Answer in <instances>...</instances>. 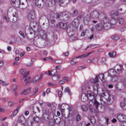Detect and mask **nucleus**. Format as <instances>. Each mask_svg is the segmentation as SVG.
<instances>
[{"instance_id":"f257e3e1","label":"nucleus","mask_w":126,"mask_h":126,"mask_svg":"<svg viewBox=\"0 0 126 126\" xmlns=\"http://www.w3.org/2000/svg\"><path fill=\"white\" fill-rule=\"evenodd\" d=\"M104 75L103 74H100L96 76L95 79H91L88 83V84L92 86H93V88H94V85L95 84V86L97 87V82L98 81V78H99L103 82H104L105 80L104 78Z\"/></svg>"},{"instance_id":"f03ea898","label":"nucleus","mask_w":126,"mask_h":126,"mask_svg":"<svg viewBox=\"0 0 126 126\" xmlns=\"http://www.w3.org/2000/svg\"><path fill=\"white\" fill-rule=\"evenodd\" d=\"M81 98L82 101L85 102L87 101L88 98L90 100L93 99L94 98V96L91 92L89 91L87 92V95L86 94L83 93L81 95Z\"/></svg>"},{"instance_id":"7ed1b4c3","label":"nucleus","mask_w":126,"mask_h":126,"mask_svg":"<svg viewBox=\"0 0 126 126\" xmlns=\"http://www.w3.org/2000/svg\"><path fill=\"white\" fill-rule=\"evenodd\" d=\"M116 74V71L114 69H111L109 70L107 72L105 73V75L108 77H110V80H113L115 77Z\"/></svg>"},{"instance_id":"20e7f679","label":"nucleus","mask_w":126,"mask_h":126,"mask_svg":"<svg viewBox=\"0 0 126 126\" xmlns=\"http://www.w3.org/2000/svg\"><path fill=\"white\" fill-rule=\"evenodd\" d=\"M94 51H91L88 53H86L85 54H83L81 56H77L73 58L72 60L71 61L70 63L72 64H73L76 63V62H74V61L76 59L78 58H80L82 59L83 58L86 57L90 55L92 53L94 52Z\"/></svg>"},{"instance_id":"39448f33","label":"nucleus","mask_w":126,"mask_h":126,"mask_svg":"<svg viewBox=\"0 0 126 126\" xmlns=\"http://www.w3.org/2000/svg\"><path fill=\"white\" fill-rule=\"evenodd\" d=\"M28 5V2L26 0H20L18 7H19L21 9H24L26 8Z\"/></svg>"},{"instance_id":"423d86ee","label":"nucleus","mask_w":126,"mask_h":126,"mask_svg":"<svg viewBox=\"0 0 126 126\" xmlns=\"http://www.w3.org/2000/svg\"><path fill=\"white\" fill-rule=\"evenodd\" d=\"M102 96L109 102L110 101H112L113 100V96L111 95L109 93L106 92L102 94Z\"/></svg>"},{"instance_id":"0eeeda50","label":"nucleus","mask_w":126,"mask_h":126,"mask_svg":"<svg viewBox=\"0 0 126 126\" xmlns=\"http://www.w3.org/2000/svg\"><path fill=\"white\" fill-rule=\"evenodd\" d=\"M94 105L95 106L96 109H95L92 106L89 107L90 110L91 112L94 113L95 111H96L98 109V107H99V104L95 99L94 100Z\"/></svg>"},{"instance_id":"6e6552de","label":"nucleus","mask_w":126,"mask_h":126,"mask_svg":"<svg viewBox=\"0 0 126 126\" xmlns=\"http://www.w3.org/2000/svg\"><path fill=\"white\" fill-rule=\"evenodd\" d=\"M28 12V18L29 19L32 20L35 18V13L34 11L29 10Z\"/></svg>"},{"instance_id":"1a4fd4ad","label":"nucleus","mask_w":126,"mask_h":126,"mask_svg":"<svg viewBox=\"0 0 126 126\" xmlns=\"http://www.w3.org/2000/svg\"><path fill=\"white\" fill-rule=\"evenodd\" d=\"M99 14L97 11H94L92 12L90 14V17L94 18H97L99 16Z\"/></svg>"},{"instance_id":"9d476101","label":"nucleus","mask_w":126,"mask_h":126,"mask_svg":"<svg viewBox=\"0 0 126 126\" xmlns=\"http://www.w3.org/2000/svg\"><path fill=\"white\" fill-rule=\"evenodd\" d=\"M35 4L37 7L41 8L44 5V3L42 0H35Z\"/></svg>"},{"instance_id":"9b49d317","label":"nucleus","mask_w":126,"mask_h":126,"mask_svg":"<svg viewBox=\"0 0 126 126\" xmlns=\"http://www.w3.org/2000/svg\"><path fill=\"white\" fill-rule=\"evenodd\" d=\"M117 119L120 121H126V116L123 114H119L117 116Z\"/></svg>"},{"instance_id":"f8f14e48","label":"nucleus","mask_w":126,"mask_h":126,"mask_svg":"<svg viewBox=\"0 0 126 126\" xmlns=\"http://www.w3.org/2000/svg\"><path fill=\"white\" fill-rule=\"evenodd\" d=\"M20 0H10L11 4L14 7H18L19 3Z\"/></svg>"},{"instance_id":"ddd939ff","label":"nucleus","mask_w":126,"mask_h":126,"mask_svg":"<svg viewBox=\"0 0 126 126\" xmlns=\"http://www.w3.org/2000/svg\"><path fill=\"white\" fill-rule=\"evenodd\" d=\"M39 36H40L39 38L46 40V34L44 33L43 31H39Z\"/></svg>"},{"instance_id":"4468645a","label":"nucleus","mask_w":126,"mask_h":126,"mask_svg":"<svg viewBox=\"0 0 126 126\" xmlns=\"http://www.w3.org/2000/svg\"><path fill=\"white\" fill-rule=\"evenodd\" d=\"M50 113H45L43 114V119L46 121H48L50 119Z\"/></svg>"},{"instance_id":"2eb2a0df","label":"nucleus","mask_w":126,"mask_h":126,"mask_svg":"<svg viewBox=\"0 0 126 126\" xmlns=\"http://www.w3.org/2000/svg\"><path fill=\"white\" fill-rule=\"evenodd\" d=\"M71 14L68 12H65L63 16L64 20H67L69 19L70 17Z\"/></svg>"},{"instance_id":"dca6fc26","label":"nucleus","mask_w":126,"mask_h":126,"mask_svg":"<svg viewBox=\"0 0 126 126\" xmlns=\"http://www.w3.org/2000/svg\"><path fill=\"white\" fill-rule=\"evenodd\" d=\"M49 76H52L53 75H57L58 74L57 72V70L56 69H54L51 71H48L47 72Z\"/></svg>"},{"instance_id":"f3484780","label":"nucleus","mask_w":126,"mask_h":126,"mask_svg":"<svg viewBox=\"0 0 126 126\" xmlns=\"http://www.w3.org/2000/svg\"><path fill=\"white\" fill-rule=\"evenodd\" d=\"M20 73L22 75L24 78L28 76L29 74V72H26V70L25 69H22L20 70Z\"/></svg>"},{"instance_id":"a211bd4d","label":"nucleus","mask_w":126,"mask_h":126,"mask_svg":"<svg viewBox=\"0 0 126 126\" xmlns=\"http://www.w3.org/2000/svg\"><path fill=\"white\" fill-rule=\"evenodd\" d=\"M72 24L75 27H77L79 24V20L77 19H75L73 21Z\"/></svg>"},{"instance_id":"6ab92c4d","label":"nucleus","mask_w":126,"mask_h":126,"mask_svg":"<svg viewBox=\"0 0 126 126\" xmlns=\"http://www.w3.org/2000/svg\"><path fill=\"white\" fill-rule=\"evenodd\" d=\"M31 90V88L29 87L27 89L24 90L21 93L22 95H26L28 93H30V91Z\"/></svg>"},{"instance_id":"aec40b11","label":"nucleus","mask_w":126,"mask_h":126,"mask_svg":"<svg viewBox=\"0 0 126 126\" xmlns=\"http://www.w3.org/2000/svg\"><path fill=\"white\" fill-rule=\"evenodd\" d=\"M111 16L112 18L118 19V14L117 12L116 11H113V13L112 14Z\"/></svg>"},{"instance_id":"412c9836","label":"nucleus","mask_w":126,"mask_h":126,"mask_svg":"<svg viewBox=\"0 0 126 126\" xmlns=\"http://www.w3.org/2000/svg\"><path fill=\"white\" fill-rule=\"evenodd\" d=\"M25 120L24 117L22 115L19 116L18 118V121L21 123H23L24 122Z\"/></svg>"},{"instance_id":"4be33fe9","label":"nucleus","mask_w":126,"mask_h":126,"mask_svg":"<svg viewBox=\"0 0 126 126\" xmlns=\"http://www.w3.org/2000/svg\"><path fill=\"white\" fill-rule=\"evenodd\" d=\"M117 21V19L112 18L111 19L110 21V24L111 25H115Z\"/></svg>"},{"instance_id":"5701e85b","label":"nucleus","mask_w":126,"mask_h":126,"mask_svg":"<svg viewBox=\"0 0 126 126\" xmlns=\"http://www.w3.org/2000/svg\"><path fill=\"white\" fill-rule=\"evenodd\" d=\"M102 21L105 24L109 23L110 22L109 18L107 16L103 18Z\"/></svg>"},{"instance_id":"b1692460","label":"nucleus","mask_w":126,"mask_h":126,"mask_svg":"<svg viewBox=\"0 0 126 126\" xmlns=\"http://www.w3.org/2000/svg\"><path fill=\"white\" fill-rule=\"evenodd\" d=\"M59 77V76L57 74V75H53L52 76V78L53 81H56L58 80Z\"/></svg>"},{"instance_id":"393cba45","label":"nucleus","mask_w":126,"mask_h":126,"mask_svg":"<svg viewBox=\"0 0 126 126\" xmlns=\"http://www.w3.org/2000/svg\"><path fill=\"white\" fill-rule=\"evenodd\" d=\"M89 18L88 16L85 17L84 19V23L85 24H88L89 22Z\"/></svg>"},{"instance_id":"a878e982","label":"nucleus","mask_w":126,"mask_h":126,"mask_svg":"<svg viewBox=\"0 0 126 126\" xmlns=\"http://www.w3.org/2000/svg\"><path fill=\"white\" fill-rule=\"evenodd\" d=\"M9 19L10 21L14 22H15L17 20L16 17H14V16H12L9 18Z\"/></svg>"},{"instance_id":"bb28decb","label":"nucleus","mask_w":126,"mask_h":126,"mask_svg":"<svg viewBox=\"0 0 126 126\" xmlns=\"http://www.w3.org/2000/svg\"><path fill=\"white\" fill-rule=\"evenodd\" d=\"M60 27L63 29H65L67 28L66 24L62 22H61L59 24Z\"/></svg>"},{"instance_id":"cd10ccee","label":"nucleus","mask_w":126,"mask_h":126,"mask_svg":"<svg viewBox=\"0 0 126 126\" xmlns=\"http://www.w3.org/2000/svg\"><path fill=\"white\" fill-rule=\"evenodd\" d=\"M30 77H28L26 78L24 80V81L26 84H29L31 81Z\"/></svg>"},{"instance_id":"c85d7f7f","label":"nucleus","mask_w":126,"mask_h":126,"mask_svg":"<svg viewBox=\"0 0 126 126\" xmlns=\"http://www.w3.org/2000/svg\"><path fill=\"white\" fill-rule=\"evenodd\" d=\"M72 10L73 11V13L72 14V16L73 17L77 15L78 14V11L75 9L73 8Z\"/></svg>"},{"instance_id":"c756f323","label":"nucleus","mask_w":126,"mask_h":126,"mask_svg":"<svg viewBox=\"0 0 126 126\" xmlns=\"http://www.w3.org/2000/svg\"><path fill=\"white\" fill-rule=\"evenodd\" d=\"M90 120L91 122L93 124H94L95 122V119L94 117L93 116H91L90 117Z\"/></svg>"},{"instance_id":"7c9ffc66","label":"nucleus","mask_w":126,"mask_h":126,"mask_svg":"<svg viewBox=\"0 0 126 126\" xmlns=\"http://www.w3.org/2000/svg\"><path fill=\"white\" fill-rule=\"evenodd\" d=\"M109 55L110 57L113 58L116 55V53L115 52H113L112 53L110 52L109 53Z\"/></svg>"},{"instance_id":"2f4dec72","label":"nucleus","mask_w":126,"mask_h":126,"mask_svg":"<svg viewBox=\"0 0 126 126\" xmlns=\"http://www.w3.org/2000/svg\"><path fill=\"white\" fill-rule=\"evenodd\" d=\"M117 21L118 22L119 24L120 25H122L124 23V19L122 18H118L117 19Z\"/></svg>"},{"instance_id":"473e14b6","label":"nucleus","mask_w":126,"mask_h":126,"mask_svg":"<svg viewBox=\"0 0 126 126\" xmlns=\"http://www.w3.org/2000/svg\"><path fill=\"white\" fill-rule=\"evenodd\" d=\"M122 108L124 110H126V104L124 102H121L120 104Z\"/></svg>"},{"instance_id":"72a5a7b5","label":"nucleus","mask_w":126,"mask_h":126,"mask_svg":"<svg viewBox=\"0 0 126 126\" xmlns=\"http://www.w3.org/2000/svg\"><path fill=\"white\" fill-rule=\"evenodd\" d=\"M64 1V0H58V2L59 3L60 5L64 7L67 6V4L65 5H62L61 4L63 3Z\"/></svg>"},{"instance_id":"f704fd0d","label":"nucleus","mask_w":126,"mask_h":126,"mask_svg":"<svg viewBox=\"0 0 126 126\" xmlns=\"http://www.w3.org/2000/svg\"><path fill=\"white\" fill-rule=\"evenodd\" d=\"M81 108L82 110L84 111H86L88 109L87 107L85 105H82V106Z\"/></svg>"},{"instance_id":"c9c22d12","label":"nucleus","mask_w":126,"mask_h":126,"mask_svg":"<svg viewBox=\"0 0 126 126\" xmlns=\"http://www.w3.org/2000/svg\"><path fill=\"white\" fill-rule=\"evenodd\" d=\"M38 90V88L37 87H35L34 89L32 95H34L37 92Z\"/></svg>"},{"instance_id":"e433bc0d","label":"nucleus","mask_w":126,"mask_h":126,"mask_svg":"<svg viewBox=\"0 0 126 126\" xmlns=\"http://www.w3.org/2000/svg\"><path fill=\"white\" fill-rule=\"evenodd\" d=\"M122 67L121 65H119L118 66V68L117 69V70L118 72H120L121 71L122 69Z\"/></svg>"},{"instance_id":"4c0bfd02","label":"nucleus","mask_w":126,"mask_h":126,"mask_svg":"<svg viewBox=\"0 0 126 126\" xmlns=\"http://www.w3.org/2000/svg\"><path fill=\"white\" fill-rule=\"evenodd\" d=\"M111 38L115 40H117L119 39V37L118 36L116 35H112L111 36Z\"/></svg>"},{"instance_id":"58836bf2","label":"nucleus","mask_w":126,"mask_h":126,"mask_svg":"<svg viewBox=\"0 0 126 126\" xmlns=\"http://www.w3.org/2000/svg\"><path fill=\"white\" fill-rule=\"evenodd\" d=\"M17 85L15 84L13 85L12 86V89L14 91H16V89Z\"/></svg>"},{"instance_id":"ea45409f","label":"nucleus","mask_w":126,"mask_h":126,"mask_svg":"<svg viewBox=\"0 0 126 126\" xmlns=\"http://www.w3.org/2000/svg\"><path fill=\"white\" fill-rule=\"evenodd\" d=\"M34 121L36 122H38L40 120V119L39 118L37 117H35L33 118Z\"/></svg>"},{"instance_id":"a19ab883","label":"nucleus","mask_w":126,"mask_h":126,"mask_svg":"<svg viewBox=\"0 0 126 126\" xmlns=\"http://www.w3.org/2000/svg\"><path fill=\"white\" fill-rule=\"evenodd\" d=\"M39 78L40 77H39L38 76H37L35 77V78L32 81L33 82H36L38 80Z\"/></svg>"},{"instance_id":"79ce46f5","label":"nucleus","mask_w":126,"mask_h":126,"mask_svg":"<svg viewBox=\"0 0 126 126\" xmlns=\"http://www.w3.org/2000/svg\"><path fill=\"white\" fill-rule=\"evenodd\" d=\"M18 112V110H16L13 112V113L11 114V116L12 117H13L14 116L16 115Z\"/></svg>"},{"instance_id":"37998d69","label":"nucleus","mask_w":126,"mask_h":126,"mask_svg":"<svg viewBox=\"0 0 126 126\" xmlns=\"http://www.w3.org/2000/svg\"><path fill=\"white\" fill-rule=\"evenodd\" d=\"M99 29H103L104 28V26L102 24H100L98 26Z\"/></svg>"},{"instance_id":"c03bdc74","label":"nucleus","mask_w":126,"mask_h":126,"mask_svg":"<svg viewBox=\"0 0 126 126\" xmlns=\"http://www.w3.org/2000/svg\"><path fill=\"white\" fill-rule=\"evenodd\" d=\"M126 30V27H121L120 29V31L121 32L124 31Z\"/></svg>"},{"instance_id":"a18cd8bd","label":"nucleus","mask_w":126,"mask_h":126,"mask_svg":"<svg viewBox=\"0 0 126 126\" xmlns=\"http://www.w3.org/2000/svg\"><path fill=\"white\" fill-rule=\"evenodd\" d=\"M19 33L24 38H25V36L24 34V32L22 31H20L19 32Z\"/></svg>"},{"instance_id":"49530a36","label":"nucleus","mask_w":126,"mask_h":126,"mask_svg":"<svg viewBox=\"0 0 126 126\" xmlns=\"http://www.w3.org/2000/svg\"><path fill=\"white\" fill-rule=\"evenodd\" d=\"M51 59L52 60V59L51 58V57H47L46 58H42V60L46 61L47 60H49V59Z\"/></svg>"},{"instance_id":"de8ad7c7","label":"nucleus","mask_w":126,"mask_h":126,"mask_svg":"<svg viewBox=\"0 0 126 126\" xmlns=\"http://www.w3.org/2000/svg\"><path fill=\"white\" fill-rule=\"evenodd\" d=\"M64 92H68V94L70 95H71V94L70 93V92L68 88H66L64 90Z\"/></svg>"},{"instance_id":"09e8293b","label":"nucleus","mask_w":126,"mask_h":126,"mask_svg":"<svg viewBox=\"0 0 126 126\" xmlns=\"http://www.w3.org/2000/svg\"><path fill=\"white\" fill-rule=\"evenodd\" d=\"M81 117L79 115H78L76 117V120L77 121H80L81 119Z\"/></svg>"},{"instance_id":"8fccbe9b","label":"nucleus","mask_w":126,"mask_h":126,"mask_svg":"<svg viewBox=\"0 0 126 126\" xmlns=\"http://www.w3.org/2000/svg\"><path fill=\"white\" fill-rule=\"evenodd\" d=\"M48 85L49 86H51L53 87H56V84L52 83H48Z\"/></svg>"},{"instance_id":"3c124183","label":"nucleus","mask_w":126,"mask_h":126,"mask_svg":"<svg viewBox=\"0 0 126 126\" xmlns=\"http://www.w3.org/2000/svg\"><path fill=\"white\" fill-rule=\"evenodd\" d=\"M86 90V88L84 85H82L81 87V90L83 92H84Z\"/></svg>"},{"instance_id":"603ef678","label":"nucleus","mask_w":126,"mask_h":126,"mask_svg":"<svg viewBox=\"0 0 126 126\" xmlns=\"http://www.w3.org/2000/svg\"><path fill=\"white\" fill-rule=\"evenodd\" d=\"M83 17V15H80L78 17L77 19H78L80 20L81 18Z\"/></svg>"},{"instance_id":"864d4df0","label":"nucleus","mask_w":126,"mask_h":126,"mask_svg":"<svg viewBox=\"0 0 126 126\" xmlns=\"http://www.w3.org/2000/svg\"><path fill=\"white\" fill-rule=\"evenodd\" d=\"M62 91H59L58 93V95L61 98L62 95Z\"/></svg>"},{"instance_id":"5fc2aeb1","label":"nucleus","mask_w":126,"mask_h":126,"mask_svg":"<svg viewBox=\"0 0 126 126\" xmlns=\"http://www.w3.org/2000/svg\"><path fill=\"white\" fill-rule=\"evenodd\" d=\"M13 101L9 102H8V104L9 106H11L13 105Z\"/></svg>"},{"instance_id":"6e6d98bb","label":"nucleus","mask_w":126,"mask_h":126,"mask_svg":"<svg viewBox=\"0 0 126 126\" xmlns=\"http://www.w3.org/2000/svg\"><path fill=\"white\" fill-rule=\"evenodd\" d=\"M5 110L4 109V108H0V112H4Z\"/></svg>"},{"instance_id":"4d7b16f0","label":"nucleus","mask_w":126,"mask_h":126,"mask_svg":"<svg viewBox=\"0 0 126 126\" xmlns=\"http://www.w3.org/2000/svg\"><path fill=\"white\" fill-rule=\"evenodd\" d=\"M29 111L28 110H26L24 112V114L25 115H27L29 114Z\"/></svg>"},{"instance_id":"13d9d810","label":"nucleus","mask_w":126,"mask_h":126,"mask_svg":"<svg viewBox=\"0 0 126 126\" xmlns=\"http://www.w3.org/2000/svg\"><path fill=\"white\" fill-rule=\"evenodd\" d=\"M59 83L60 84H63L64 83V81L63 80H61L59 81Z\"/></svg>"},{"instance_id":"bf43d9fd","label":"nucleus","mask_w":126,"mask_h":126,"mask_svg":"<svg viewBox=\"0 0 126 126\" xmlns=\"http://www.w3.org/2000/svg\"><path fill=\"white\" fill-rule=\"evenodd\" d=\"M3 64V62L2 61H0V67L2 66Z\"/></svg>"},{"instance_id":"052dcab7","label":"nucleus","mask_w":126,"mask_h":126,"mask_svg":"<svg viewBox=\"0 0 126 126\" xmlns=\"http://www.w3.org/2000/svg\"><path fill=\"white\" fill-rule=\"evenodd\" d=\"M63 79L67 81H68L69 80V79L67 77H64Z\"/></svg>"},{"instance_id":"680f3d73","label":"nucleus","mask_w":126,"mask_h":126,"mask_svg":"<svg viewBox=\"0 0 126 126\" xmlns=\"http://www.w3.org/2000/svg\"><path fill=\"white\" fill-rule=\"evenodd\" d=\"M55 62L57 63H60L61 62V61L60 60H57L55 61Z\"/></svg>"},{"instance_id":"e2e57ef3","label":"nucleus","mask_w":126,"mask_h":126,"mask_svg":"<svg viewBox=\"0 0 126 126\" xmlns=\"http://www.w3.org/2000/svg\"><path fill=\"white\" fill-rule=\"evenodd\" d=\"M32 62H31L29 63H28L27 64V65L28 66H31L32 65Z\"/></svg>"},{"instance_id":"0e129e2a","label":"nucleus","mask_w":126,"mask_h":126,"mask_svg":"<svg viewBox=\"0 0 126 126\" xmlns=\"http://www.w3.org/2000/svg\"><path fill=\"white\" fill-rule=\"evenodd\" d=\"M9 84V83H5L3 84V85L4 86H6Z\"/></svg>"},{"instance_id":"69168bd1","label":"nucleus","mask_w":126,"mask_h":126,"mask_svg":"<svg viewBox=\"0 0 126 126\" xmlns=\"http://www.w3.org/2000/svg\"><path fill=\"white\" fill-rule=\"evenodd\" d=\"M16 54H18L19 53V51L18 49H16Z\"/></svg>"},{"instance_id":"338daca9","label":"nucleus","mask_w":126,"mask_h":126,"mask_svg":"<svg viewBox=\"0 0 126 126\" xmlns=\"http://www.w3.org/2000/svg\"><path fill=\"white\" fill-rule=\"evenodd\" d=\"M105 120H106V123L107 124H108V122H109L108 118L107 117H106L105 118Z\"/></svg>"},{"instance_id":"774afa93","label":"nucleus","mask_w":126,"mask_h":126,"mask_svg":"<svg viewBox=\"0 0 126 126\" xmlns=\"http://www.w3.org/2000/svg\"><path fill=\"white\" fill-rule=\"evenodd\" d=\"M7 50L9 51H11V47L10 46H8L7 47Z\"/></svg>"}]
</instances>
